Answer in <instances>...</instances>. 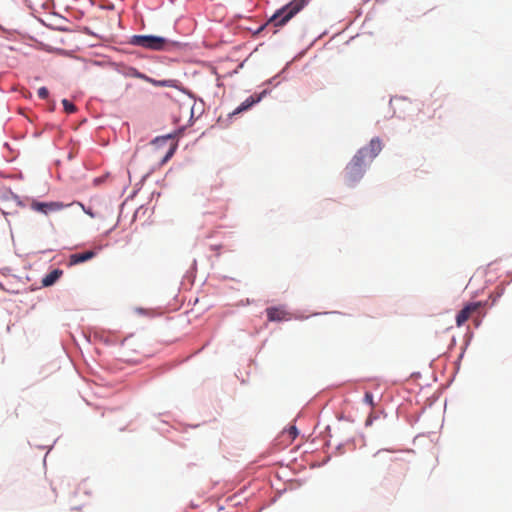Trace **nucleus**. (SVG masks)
Wrapping results in <instances>:
<instances>
[{"instance_id":"9d476101","label":"nucleus","mask_w":512,"mask_h":512,"mask_svg":"<svg viewBox=\"0 0 512 512\" xmlns=\"http://www.w3.org/2000/svg\"><path fill=\"white\" fill-rule=\"evenodd\" d=\"M96 253L92 250L81 252V253H74L70 255L69 257V265H77L83 262H86L93 257H95Z\"/></svg>"},{"instance_id":"6ab92c4d","label":"nucleus","mask_w":512,"mask_h":512,"mask_svg":"<svg viewBox=\"0 0 512 512\" xmlns=\"http://www.w3.org/2000/svg\"><path fill=\"white\" fill-rule=\"evenodd\" d=\"M171 139V136H167V137H163V138H157L154 143L155 144H158V143H161V142H165L167 140H170Z\"/></svg>"},{"instance_id":"6e6552de","label":"nucleus","mask_w":512,"mask_h":512,"mask_svg":"<svg viewBox=\"0 0 512 512\" xmlns=\"http://www.w3.org/2000/svg\"><path fill=\"white\" fill-rule=\"evenodd\" d=\"M266 94V91H263L259 94H253L249 96L244 102H242L232 113L231 115H236L241 112H244L250 109L254 104L260 102L263 96Z\"/></svg>"},{"instance_id":"412c9836","label":"nucleus","mask_w":512,"mask_h":512,"mask_svg":"<svg viewBox=\"0 0 512 512\" xmlns=\"http://www.w3.org/2000/svg\"><path fill=\"white\" fill-rule=\"evenodd\" d=\"M100 181H101V179H100V178H96V179L94 180V182H95V183H99Z\"/></svg>"},{"instance_id":"f257e3e1","label":"nucleus","mask_w":512,"mask_h":512,"mask_svg":"<svg viewBox=\"0 0 512 512\" xmlns=\"http://www.w3.org/2000/svg\"><path fill=\"white\" fill-rule=\"evenodd\" d=\"M307 4V0H292L281 9L277 10L268 22L261 27V30L270 26L275 28L282 27L288 23L297 13H299Z\"/></svg>"},{"instance_id":"dca6fc26","label":"nucleus","mask_w":512,"mask_h":512,"mask_svg":"<svg viewBox=\"0 0 512 512\" xmlns=\"http://www.w3.org/2000/svg\"><path fill=\"white\" fill-rule=\"evenodd\" d=\"M37 93H38L39 98H41V99H47L49 96V91L46 87H40L38 89Z\"/></svg>"},{"instance_id":"0eeeda50","label":"nucleus","mask_w":512,"mask_h":512,"mask_svg":"<svg viewBox=\"0 0 512 512\" xmlns=\"http://www.w3.org/2000/svg\"><path fill=\"white\" fill-rule=\"evenodd\" d=\"M37 494L43 504H51L56 502L57 494L55 490L46 482L42 485L41 490H39Z\"/></svg>"},{"instance_id":"f8f14e48","label":"nucleus","mask_w":512,"mask_h":512,"mask_svg":"<svg viewBox=\"0 0 512 512\" xmlns=\"http://www.w3.org/2000/svg\"><path fill=\"white\" fill-rule=\"evenodd\" d=\"M147 82L157 87H175L174 80H155L148 77Z\"/></svg>"},{"instance_id":"f03ea898","label":"nucleus","mask_w":512,"mask_h":512,"mask_svg":"<svg viewBox=\"0 0 512 512\" xmlns=\"http://www.w3.org/2000/svg\"><path fill=\"white\" fill-rule=\"evenodd\" d=\"M365 165L364 151H358L345 169L346 181L350 186L355 185L363 177Z\"/></svg>"},{"instance_id":"1a4fd4ad","label":"nucleus","mask_w":512,"mask_h":512,"mask_svg":"<svg viewBox=\"0 0 512 512\" xmlns=\"http://www.w3.org/2000/svg\"><path fill=\"white\" fill-rule=\"evenodd\" d=\"M382 150V143L379 138H374L370 141L368 146L360 149L359 151H364V159L369 158L370 160L374 159Z\"/></svg>"},{"instance_id":"a211bd4d","label":"nucleus","mask_w":512,"mask_h":512,"mask_svg":"<svg viewBox=\"0 0 512 512\" xmlns=\"http://www.w3.org/2000/svg\"><path fill=\"white\" fill-rule=\"evenodd\" d=\"M289 435L294 439L298 435V431L295 426H291L288 430Z\"/></svg>"},{"instance_id":"7ed1b4c3","label":"nucleus","mask_w":512,"mask_h":512,"mask_svg":"<svg viewBox=\"0 0 512 512\" xmlns=\"http://www.w3.org/2000/svg\"><path fill=\"white\" fill-rule=\"evenodd\" d=\"M131 43L145 49L161 51L166 48L168 40L164 37L154 35H135Z\"/></svg>"},{"instance_id":"9b49d317","label":"nucleus","mask_w":512,"mask_h":512,"mask_svg":"<svg viewBox=\"0 0 512 512\" xmlns=\"http://www.w3.org/2000/svg\"><path fill=\"white\" fill-rule=\"evenodd\" d=\"M63 274V271L60 269H54L48 274H46L42 279V285L44 287H49L53 285Z\"/></svg>"},{"instance_id":"f3484780","label":"nucleus","mask_w":512,"mask_h":512,"mask_svg":"<svg viewBox=\"0 0 512 512\" xmlns=\"http://www.w3.org/2000/svg\"><path fill=\"white\" fill-rule=\"evenodd\" d=\"M74 204H77L78 206H80L82 208V210L88 214L90 217H95L94 213L90 210V209H86L85 206L81 203V202H73Z\"/></svg>"},{"instance_id":"423d86ee","label":"nucleus","mask_w":512,"mask_h":512,"mask_svg":"<svg viewBox=\"0 0 512 512\" xmlns=\"http://www.w3.org/2000/svg\"><path fill=\"white\" fill-rule=\"evenodd\" d=\"M266 314L270 322L287 321L290 319V314L284 309L283 306L268 307L266 309Z\"/></svg>"},{"instance_id":"ddd939ff","label":"nucleus","mask_w":512,"mask_h":512,"mask_svg":"<svg viewBox=\"0 0 512 512\" xmlns=\"http://www.w3.org/2000/svg\"><path fill=\"white\" fill-rule=\"evenodd\" d=\"M126 75L129 76V77H134V78L142 79V80H144L146 82H147V79H148V76H146L145 74L139 72L135 68H129L128 72L126 73Z\"/></svg>"},{"instance_id":"39448f33","label":"nucleus","mask_w":512,"mask_h":512,"mask_svg":"<svg viewBox=\"0 0 512 512\" xmlns=\"http://www.w3.org/2000/svg\"><path fill=\"white\" fill-rule=\"evenodd\" d=\"M483 307L482 302H471L463 307L462 310L456 316V325L461 327L473 314L479 313Z\"/></svg>"},{"instance_id":"aec40b11","label":"nucleus","mask_w":512,"mask_h":512,"mask_svg":"<svg viewBox=\"0 0 512 512\" xmlns=\"http://www.w3.org/2000/svg\"><path fill=\"white\" fill-rule=\"evenodd\" d=\"M174 153V148H171L168 153L166 154L165 156V160H167L168 158H170Z\"/></svg>"},{"instance_id":"4468645a","label":"nucleus","mask_w":512,"mask_h":512,"mask_svg":"<svg viewBox=\"0 0 512 512\" xmlns=\"http://www.w3.org/2000/svg\"><path fill=\"white\" fill-rule=\"evenodd\" d=\"M62 104H63L65 112L68 114L74 113L77 110L76 106L73 103H71L70 101H68L67 99H63Z\"/></svg>"},{"instance_id":"2eb2a0df","label":"nucleus","mask_w":512,"mask_h":512,"mask_svg":"<svg viewBox=\"0 0 512 512\" xmlns=\"http://www.w3.org/2000/svg\"><path fill=\"white\" fill-rule=\"evenodd\" d=\"M364 402L367 403L372 408L375 406L372 393H370V392L365 393Z\"/></svg>"},{"instance_id":"4be33fe9","label":"nucleus","mask_w":512,"mask_h":512,"mask_svg":"<svg viewBox=\"0 0 512 512\" xmlns=\"http://www.w3.org/2000/svg\"><path fill=\"white\" fill-rule=\"evenodd\" d=\"M474 321H475L476 326H478L480 324L479 320L475 319Z\"/></svg>"},{"instance_id":"20e7f679","label":"nucleus","mask_w":512,"mask_h":512,"mask_svg":"<svg viewBox=\"0 0 512 512\" xmlns=\"http://www.w3.org/2000/svg\"><path fill=\"white\" fill-rule=\"evenodd\" d=\"M72 205H74V203L65 204L60 201L40 202L37 200H32L30 208L35 212H39L47 216L51 213L59 212L64 208L70 207Z\"/></svg>"}]
</instances>
